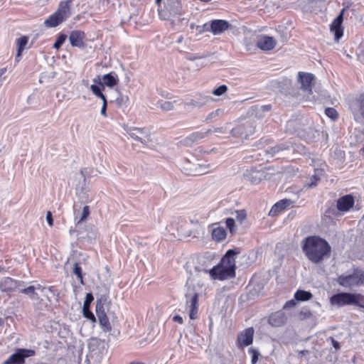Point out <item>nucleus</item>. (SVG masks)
Instances as JSON below:
<instances>
[{"label":"nucleus","mask_w":364,"mask_h":364,"mask_svg":"<svg viewBox=\"0 0 364 364\" xmlns=\"http://www.w3.org/2000/svg\"><path fill=\"white\" fill-rule=\"evenodd\" d=\"M35 355L36 351L34 350L17 348L14 353L4 361L3 364H25V359L26 358L32 357Z\"/></svg>","instance_id":"39448f33"},{"label":"nucleus","mask_w":364,"mask_h":364,"mask_svg":"<svg viewBox=\"0 0 364 364\" xmlns=\"http://www.w3.org/2000/svg\"><path fill=\"white\" fill-rule=\"evenodd\" d=\"M287 148L286 147H284V146H276L272 148V151L274 153H277V152H279L280 151H282V150H284V149H287Z\"/></svg>","instance_id":"a18cd8bd"},{"label":"nucleus","mask_w":364,"mask_h":364,"mask_svg":"<svg viewBox=\"0 0 364 364\" xmlns=\"http://www.w3.org/2000/svg\"><path fill=\"white\" fill-rule=\"evenodd\" d=\"M160 107L164 111H169L173 109V102L170 101H164L161 102Z\"/></svg>","instance_id":"f704fd0d"},{"label":"nucleus","mask_w":364,"mask_h":364,"mask_svg":"<svg viewBox=\"0 0 364 364\" xmlns=\"http://www.w3.org/2000/svg\"><path fill=\"white\" fill-rule=\"evenodd\" d=\"M315 179H316V181H317V180H318V179H317V178H315ZM316 186V181H315L314 183H311V184L310 185V186Z\"/></svg>","instance_id":"3c124183"},{"label":"nucleus","mask_w":364,"mask_h":364,"mask_svg":"<svg viewBox=\"0 0 364 364\" xmlns=\"http://www.w3.org/2000/svg\"><path fill=\"white\" fill-rule=\"evenodd\" d=\"M313 294L311 291L298 289L294 295V298L298 301H306L311 299Z\"/></svg>","instance_id":"b1692460"},{"label":"nucleus","mask_w":364,"mask_h":364,"mask_svg":"<svg viewBox=\"0 0 364 364\" xmlns=\"http://www.w3.org/2000/svg\"><path fill=\"white\" fill-rule=\"evenodd\" d=\"M66 39H67V35H65L64 33H60L58 36L56 41H55V43L53 44V47L54 48L58 50L62 46V45L64 43V42L65 41Z\"/></svg>","instance_id":"c756f323"},{"label":"nucleus","mask_w":364,"mask_h":364,"mask_svg":"<svg viewBox=\"0 0 364 364\" xmlns=\"http://www.w3.org/2000/svg\"><path fill=\"white\" fill-rule=\"evenodd\" d=\"M204 257L209 262H211L215 259V255L209 252L205 253Z\"/></svg>","instance_id":"37998d69"},{"label":"nucleus","mask_w":364,"mask_h":364,"mask_svg":"<svg viewBox=\"0 0 364 364\" xmlns=\"http://www.w3.org/2000/svg\"><path fill=\"white\" fill-rule=\"evenodd\" d=\"M276 40L271 36H262L257 42V46L262 50H271L276 46Z\"/></svg>","instance_id":"f3484780"},{"label":"nucleus","mask_w":364,"mask_h":364,"mask_svg":"<svg viewBox=\"0 0 364 364\" xmlns=\"http://www.w3.org/2000/svg\"><path fill=\"white\" fill-rule=\"evenodd\" d=\"M205 136V134L203 132H196L191 134L188 136L186 138V141L188 142H195L200 139H202Z\"/></svg>","instance_id":"bb28decb"},{"label":"nucleus","mask_w":364,"mask_h":364,"mask_svg":"<svg viewBox=\"0 0 364 364\" xmlns=\"http://www.w3.org/2000/svg\"><path fill=\"white\" fill-rule=\"evenodd\" d=\"M352 113L355 120L358 117L364 120V92L355 98L352 107Z\"/></svg>","instance_id":"4468645a"},{"label":"nucleus","mask_w":364,"mask_h":364,"mask_svg":"<svg viewBox=\"0 0 364 364\" xmlns=\"http://www.w3.org/2000/svg\"><path fill=\"white\" fill-rule=\"evenodd\" d=\"M296 305V302L295 299H291L287 301L284 305V309H290L293 308Z\"/></svg>","instance_id":"a19ab883"},{"label":"nucleus","mask_w":364,"mask_h":364,"mask_svg":"<svg viewBox=\"0 0 364 364\" xmlns=\"http://www.w3.org/2000/svg\"><path fill=\"white\" fill-rule=\"evenodd\" d=\"M355 204V198L350 194L340 197L336 201V208L342 213L348 212Z\"/></svg>","instance_id":"9d476101"},{"label":"nucleus","mask_w":364,"mask_h":364,"mask_svg":"<svg viewBox=\"0 0 364 364\" xmlns=\"http://www.w3.org/2000/svg\"><path fill=\"white\" fill-rule=\"evenodd\" d=\"M46 220L49 226L52 227L53 225V219L50 211L47 212Z\"/></svg>","instance_id":"79ce46f5"},{"label":"nucleus","mask_w":364,"mask_h":364,"mask_svg":"<svg viewBox=\"0 0 364 364\" xmlns=\"http://www.w3.org/2000/svg\"><path fill=\"white\" fill-rule=\"evenodd\" d=\"M331 306L342 307L346 305H355L364 309V295L360 293L341 292L329 298Z\"/></svg>","instance_id":"7ed1b4c3"},{"label":"nucleus","mask_w":364,"mask_h":364,"mask_svg":"<svg viewBox=\"0 0 364 364\" xmlns=\"http://www.w3.org/2000/svg\"><path fill=\"white\" fill-rule=\"evenodd\" d=\"M187 306L190 308L189 311V318L191 320H195L198 318V294L195 293L194 295L191 297L190 301H187Z\"/></svg>","instance_id":"412c9836"},{"label":"nucleus","mask_w":364,"mask_h":364,"mask_svg":"<svg viewBox=\"0 0 364 364\" xmlns=\"http://www.w3.org/2000/svg\"><path fill=\"white\" fill-rule=\"evenodd\" d=\"M94 300V297L91 293H88L86 295L85 300L83 304L82 313L83 316L92 321V323L96 322V318L93 313L90 311V306L91 302Z\"/></svg>","instance_id":"aec40b11"},{"label":"nucleus","mask_w":364,"mask_h":364,"mask_svg":"<svg viewBox=\"0 0 364 364\" xmlns=\"http://www.w3.org/2000/svg\"><path fill=\"white\" fill-rule=\"evenodd\" d=\"M247 218V213L245 210H236V218L238 221L242 223Z\"/></svg>","instance_id":"e433bc0d"},{"label":"nucleus","mask_w":364,"mask_h":364,"mask_svg":"<svg viewBox=\"0 0 364 364\" xmlns=\"http://www.w3.org/2000/svg\"><path fill=\"white\" fill-rule=\"evenodd\" d=\"M74 274L77 277L81 284H83L82 271L81 267L78 264H75Z\"/></svg>","instance_id":"72a5a7b5"},{"label":"nucleus","mask_w":364,"mask_h":364,"mask_svg":"<svg viewBox=\"0 0 364 364\" xmlns=\"http://www.w3.org/2000/svg\"><path fill=\"white\" fill-rule=\"evenodd\" d=\"M86 35L83 31L75 30L70 32L69 41L72 46L84 48L85 47Z\"/></svg>","instance_id":"9b49d317"},{"label":"nucleus","mask_w":364,"mask_h":364,"mask_svg":"<svg viewBox=\"0 0 364 364\" xmlns=\"http://www.w3.org/2000/svg\"><path fill=\"white\" fill-rule=\"evenodd\" d=\"M299 314L301 319H307L312 316V313L309 309L301 310Z\"/></svg>","instance_id":"58836bf2"},{"label":"nucleus","mask_w":364,"mask_h":364,"mask_svg":"<svg viewBox=\"0 0 364 364\" xmlns=\"http://www.w3.org/2000/svg\"><path fill=\"white\" fill-rule=\"evenodd\" d=\"M332 343H333V347H334L336 350H338V349H339V348H340V345H339V343H338V341H335L334 339H333V340H332Z\"/></svg>","instance_id":"de8ad7c7"},{"label":"nucleus","mask_w":364,"mask_h":364,"mask_svg":"<svg viewBox=\"0 0 364 364\" xmlns=\"http://www.w3.org/2000/svg\"><path fill=\"white\" fill-rule=\"evenodd\" d=\"M103 84L101 82V78L100 76L94 78V82L100 85L102 87V89L104 90V85H106L109 87H112L118 83V80L116 75H114L112 73L105 74L102 76Z\"/></svg>","instance_id":"6ab92c4d"},{"label":"nucleus","mask_w":364,"mask_h":364,"mask_svg":"<svg viewBox=\"0 0 364 364\" xmlns=\"http://www.w3.org/2000/svg\"><path fill=\"white\" fill-rule=\"evenodd\" d=\"M345 9H343L339 15L332 21L330 25V31L334 34V40L338 42L343 36L344 27L342 26L343 22V15Z\"/></svg>","instance_id":"6e6552de"},{"label":"nucleus","mask_w":364,"mask_h":364,"mask_svg":"<svg viewBox=\"0 0 364 364\" xmlns=\"http://www.w3.org/2000/svg\"><path fill=\"white\" fill-rule=\"evenodd\" d=\"M293 203V201L290 199H282L277 202L271 208L269 215L271 217L278 216L282 212L286 210L289 206Z\"/></svg>","instance_id":"dca6fc26"},{"label":"nucleus","mask_w":364,"mask_h":364,"mask_svg":"<svg viewBox=\"0 0 364 364\" xmlns=\"http://www.w3.org/2000/svg\"><path fill=\"white\" fill-rule=\"evenodd\" d=\"M36 287L29 286L25 289L21 290V292L24 294H28L31 299H38V294L36 293Z\"/></svg>","instance_id":"c85d7f7f"},{"label":"nucleus","mask_w":364,"mask_h":364,"mask_svg":"<svg viewBox=\"0 0 364 364\" xmlns=\"http://www.w3.org/2000/svg\"><path fill=\"white\" fill-rule=\"evenodd\" d=\"M228 88L227 85H222L219 86L218 87H217L216 89H215L212 93L215 96H220V95L225 94L228 91Z\"/></svg>","instance_id":"2f4dec72"},{"label":"nucleus","mask_w":364,"mask_h":364,"mask_svg":"<svg viewBox=\"0 0 364 364\" xmlns=\"http://www.w3.org/2000/svg\"><path fill=\"white\" fill-rule=\"evenodd\" d=\"M28 38L26 36H21L16 40V43L18 46V55H21V53L25 48V46L28 43Z\"/></svg>","instance_id":"a878e982"},{"label":"nucleus","mask_w":364,"mask_h":364,"mask_svg":"<svg viewBox=\"0 0 364 364\" xmlns=\"http://www.w3.org/2000/svg\"><path fill=\"white\" fill-rule=\"evenodd\" d=\"M173 321L180 324L183 323V319L180 315H176L173 317Z\"/></svg>","instance_id":"c03bdc74"},{"label":"nucleus","mask_w":364,"mask_h":364,"mask_svg":"<svg viewBox=\"0 0 364 364\" xmlns=\"http://www.w3.org/2000/svg\"><path fill=\"white\" fill-rule=\"evenodd\" d=\"M336 282L340 286L348 289L364 285V271L355 269L352 274L338 276Z\"/></svg>","instance_id":"20e7f679"},{"label":"nucleus","mask_w":364,"mask_h":364,"mask_svg":"<svg viewBox=\"0 0 364 364\" xmlns=\"http://www.w3.org/2000/svg\"><path fill=\"white\" fill-rule=\"evenodd\" d=\"M239 252L235 250H228L222 257L220 262L209 270L205 269L213 280L224 281L235 278L236 276L235 255Z\"/></svg>","instance_id":"f03ea898"},{"label":"nucleus","mask_w":364,"mask_h":364,"mask_svg":"<svg viewBox=\"0 0 364 364\" xmlns=\"http://www.w3.org/2000/svg\"><path fill=\"white\" fill-rule=\"evenodd\" d=\"M249 353L252 355L251 363L252 364H256L258 361V358L259 355V352L255 348H250L248 350Z\"/></svg>","instance_id":"473e14b6"},{"label":"nucleus","mask_w":364,"mask_h":364,"mask_svg":"<svg viewBox=\"0 0 364 364\" xmlns=\"http://www.w3.org/2000/svg\"><path fill=\"white\" fill-rule=\"evenodd\" d=\"M302 250L309 260L318 264L330 257L331 247L325 239L311 235L303 240Z\"/></svg>","instance_id":"f257e3e1"},{"label":"nucleus","mask_w":364,"mask_h":364,"mask_svg":"<svg viewBox=\"0 0 364 364\" xmlns=\"http://www.w3.org/2000/svg\"><path fill=\"white\" fill-rule=\"evenodd\" d=\"M210 32L213 35H220L230 28V23L223 19L210 21Z\"/></svg>","instance_id":"f8f14e48"},{"label":"nucleus","mask_w":364,"mask_h":364,"mask_svg":"<svg viewBox=\"0 0 364 364\" xmlns=\"http://www.w3.org/2000/svg\"><path fill=\"white\" fill-rule=\"evenodd\" d=\"M287 321V317L284 312L279 311L272 313L268 318V323L273 327H281L284 326Z\"/></svg>","instance_id":"2eb2a0df"},{"label":"nucleus","mask_w":364,"mask_h":364,"mask_svg":"<svg viewBox=\"0 0 364 364\" xmlns=\"http://www.w3.org/2000/svg\"><path fill=\"white\" fill-rule=\"evenodd\" d=\"M90 90H91V91L92 92V93L95 96H97V97H100V99H102V100L103 102V105H105V102H107L106 97L102 92V89L98 85H92L90 86Z\"/></svg>","instance_id":"393cba45"},{"label":"nucleus","mask_w":364,"mask_h":364,"mask_svg":"<svg viewBox=\"0 0 364 364\" xmlns=\"http://www.w3.org/2000/svg\"><path fill=\"white\" fill-rule=\"evenodd\" d=\"M90 215V207L88 205H85L83 208L82 216L77 223H80L82 221L85 220L87 217Z\"/></svg>","instance_id":"c9c22d12"},{"label":"nucleus","mask_w":364,"mask_h":364,"mask_svg":"<svg viewBox=\"0 0 364 364\" xmlns=\"http://www.w3.org/2000/svg\"><path fill=\"white\" fill-rule=\"evenodd\" d=\"M70 6L71 0L61 1L55 12L65 21L70 15Z\"/></svg>","instance_id":"4be33fe9"},{"label":"nucleus","mask_w":364,"mask_h":364,"mask_svg":"<svg viewBox=\"0 0 364 364\" xmlns=\"http://www.w3.org/2000/svg\"><path fill=\"white\" fill-rule=\"evenodd\" d=\"M226 228L229 230L231 235L236 233V225L235 220L232 218H228L225 220Z\"/></svg>","instance_id":"cd10ccee"},{"label":"nucleus","mask_w":364,"mask_h":364,"mask_svg":"<svg viewBox=\"0 0 364 364\" xmlns=\"http://www.w3.org/2000/svg\"><path fill=\"white\" fill-rule=\"evenodd\" d=\"M338 213L336 212V209L332 208H328L326 210L325 212V216L326 217H329L331 218V216H338Z\"/></svg>","instance_id":"ea45409f"},{"label":"nucleus","mask_w":364,"mask_h":364,"mask_svg":"<svg viewBox=\"0 0 364 364\" xmlns=\"http://www.w3.org/2000/svg\"><path fill=\"white\" fill-rule=\"evenodd\" d=\"M161 1L162 0H156V4L159 5V4H160Z\"/></svg>","instance_id":"603ef678"},{"label":"nucleus","mask_w":364,"mask_h":364,"mask_svg":"<svg viewBox=\"0 0 364 364\" xmlns=\"http://www.w3.org/2000/svg\"><path fill=\"white\" fill-rule=\"evenodd\" d=\"M208 231L210 233L212 240L216 243L225 241L228 235L226 229L221 225L220 222L208 225Z\"/></svg>","instance_id":"423d86ee"},{"label":"nucleus","mask_w":364,"mask_h":364,"mask_svg":"<svg viewBox=\"0 0 364 364\" xmlns=\"http://www.w3.org/2000/svg\"><path fill=\"white\" fill-rule=\"evenodd\" d=\"M20 282L15 280L11 277H5L0 282V290L2 292H6L8 294L14 292L18 287Z\"/></svg>","instance_id":"a211bd4d"},{"label":"nucleus","mask_w":364,"mask_h":364,"mask_svg":"<svg viewBox=\"0 0 364 364\" xmlns=\"http://www.w3.org/2000/svg\"><path fill=\"white\" fill-rule=\"evenodd\" d=\"M65 21L55 12L50 15L44 22L46 26L49 28L56 27Z\"/></svg>","instance_id":"5701e85b"},{"label":"nucleus","mask_w":364,"mask_h":364,"mask_svg":"<svg viewBox=\"0 0 364 364\" xmlns=\"http://www.w3.org/2000/svg\"><path fill=\"white\" fill-rule=\"evenodd\" d=\"M6 68H4V69H2V70H1V74H3V73H4L6 72Z\"/></svg>","instance_id":"864d4df0"},{"label":"nucleus","mask_w":364,"mask_h":364,"mask_svg":"<svg viewBox=\"0 0 364 364\" xmlns=\"http://www.w3.org/2000/svg\"><path fill=\"white\" fill-rule=\"evenodd\" d=\"M314 79L313 74L309 73L299 72L298 74V80L301 85V89L308 92L309 94L312 92V82Z\"/></svg>","instance_id":"ddd939ff"},{"label":"nucleus","mask_w":364,"mask_h":364,"mask_svg":"<svg viewBox=\"0 0 364 364\" xmlns=\"http://www.w3.org/2000/svg\"><path fill=\"white\" fill-rule=\"evenodd\" d=\"M129 364H145V363H142V362L133 361V362H130Z\"/></svg>","instance_id":"8fccbe9b"},{"label":"nucleus","mask_w":364,"mask_h":364,"mask_svg":"<svg viewBox=\"0 0 364 364\" xmlns=\"http://www.w3.org/2000/svg\"><path fill=\"white\" fill-rule=\"evenodd\" d=\"M254 332L252 327L247 328L243 331L240 332L237 338L238 347L243 348L244 347L251 345L253 342Z\"/></svg>","instance_id":"1a4fd4ad"},{"label":"nucleus","mask_w":364,"mask_h":364,"mask_svg":"<svg viewBox=\"0 0 364 364\" xmlns=\"http://www.w3.org/2000/svg\"><path fill=\"white\" fill-rule=\"evenodd\" d=\"M210 21L204 23L203 26H198L196 27V30L198 31V33L201 34L205 31L210 32Z\"/></svg>","instance_id":"4c0bfd02"},{"label":"nucleus","mask_w":364,"mask_h":364,"mask_svg":"<svg viewBox=\"0 0 364 364\" xmlns=\"http://www.w3.org/2000/svg\"><path fill=\"white\" fill-rule=\"evenodd\" d=\"M107 102H105V105H102V107L101 109V114L104 117H107Z\"/></svg>","instance_id":"49530a36"},{"label":"nucleus","mask_w":364,"mask_h":364,"mask_svg":"<svg viewBox=\"0 0 364 364\" xmlns=\"http://www.w3.org/2000/svg\"><path fill=\"white\" fill-rule=\"evenodd\" d=\"M36 289H38V290H41V291H43L45 289V287L41 286V284H38L36 287Z\"/></svg>","instance_id":"09e8293b"},{"label":"nucleus","mask_w":364,"mask_h":364,"mask_svg":"<svg viewBox=\"0 0 364 364\" xmlns=\"http://www.w3.org/2000/svg\"><path fill=\"white\" fill-rule=\"evenodd\" d=\"M96 314L102 330L105 332H110L112 329L109 319L105 311L104 306L101 301H97L96 304Z\"/></svg>","instance_id":"0eeeda50"},{"label":"nucleus","mask_w":364,"mask_h":364,"mask_svg":"<svg viewBox=\"0 0 364 364\" xmlns=\"http://www.w3.org/2000/svg\"><path fill=\"white\" fill-rule=\"evenodd\" d=\"M326 115L333 120H336L338 118V113L333 107H327L325 109Z\"/></svg>","instance_id":"7c9ffc66"}]
</instances>
